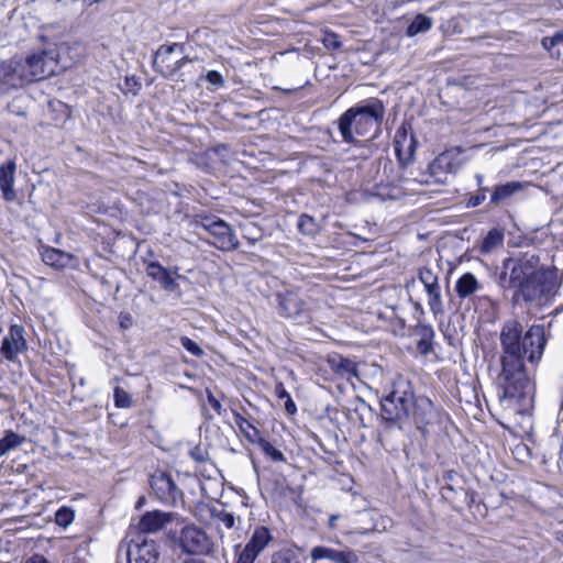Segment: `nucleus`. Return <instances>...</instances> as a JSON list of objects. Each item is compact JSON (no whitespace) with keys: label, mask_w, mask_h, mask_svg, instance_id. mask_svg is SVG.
I'll list each match as a JSON object with an SVG mask.
<instances>
[{"label":"nucleus","mask_w":563,"mask_h":563,"mask_svg":"<svg viewBox=\"0 0 563 563\" xmlns=\"http://www.w3.org/2000/svg\"><path fill=\"white\" fill-rule=\"evenodd\" d=\"M499 341L501 371L496 378L499 400L520 413L528 412L534 404V384L526 363L540 361L547 343L544 327L532 324L523 332L522 324L510 319L504 322Z\"/></svg>","instance_id":"f257e3e1"},{"label":"nucleus","mask_w":563,"mask_h":563,"mask_svg":"<svg viewBox=\"0 0 563 563\" xmlns=\"http://www.w3.org/2000/svg\"><path fill=\"white\" fill-rule=\"evenodd\" d=\"M386 108L377 98L363 100L344 111L338 119V129L343 142L357 145L358 137L372 141L380 133Z\"/></svg>","instance_id":"f03ea898"},{"label":"nucleus","mask_w":563,"mask_h":563,"mask_svg":"<svg viewBox=\"0 0 563 563\" xmlns=\"http://www.w3.org/2000/svg\"><path fill=\"white\" fill-rule=\"evenodd\" d=\"M561 285L559 271L554 266H542L514 294L512 300H523L534 306H543L552 300Z\"/></svg>","instance_id":"7ed1b4c3"},{"label":"nucleus","mask_w":563,"mask_h":563,"mask_svg":"<svg viewBox=\"0 0 563 563\" xmlns=\"http://www.w3.org/2000/svg\"><path fill=\"white\" fill-rule=\"evenodd\" d=\"M542 266L538 254L520 252L514 256L506 257L501 262L496 283L504 290L515 289L516 291Z\"/></svg>","instance_id":"20e7f679"},{"label":"nucleus","mask_w":563,"mask_h":563,"mask_svg":"<svg viewBox=\"0 0 563 563\" xmlns=\"http://www.w3.org/2000/svg\"><path fill=\"white\" fill-rule=\"evenodd\" d=\"M371 172H373L371 188L372 194L382 200L399 199L404 192L399 186V175L390 158L383 156L373 162Z\"/></svg>","instance_id":"39448f33"},{"label":"nucleus","mask_w":563,"mask_h":563,"mask_svg":"<svg viewBox=\"0 0 563 563\" xmlns=\"http://www.w3.org/2000/svg\"><path fill=\"white\" fill-rule=\"evenodd\" d=\"M413 400V393L407 386L391 390L380 400V417L388 427L397 426L402 428L404 422L409 419V412Z\"/></svg>","instance_id":"423d86ee"},{"label":"nucleus","mask_w":563,"mask_h":563,"mask_svg":"<svg viewBox=\"0 0 563 563\" xmlns=\"http://www.w3.org/2000/svg\"><path fill=\"white\" fill-rule=\"evenodd\" d=\"M58 54L54 49L33 53L24 60L18 59L24 84L41 80L57 73Z\"/></svg>","instance_id":"0eeeda50"},{"label":"nucleus","mask_w":563,"mask_h":563,"mask_svg":"<svg viewBox=\"0 0 563 563\" xmlns=\"http://www.w3.org/2000/svg\"><path fill=\"white\" fill-rule=\"evenodd\" d=\"M197 224L213 238V241L210 243L218 250L229 252L239 249L240 242L230 224L224 220L213 216H206L201 217Z\"/></svg>","instance_id":"6e6552de"},{"label":"nucleus","mask_w":563,"mask_h":563,"mask_svg":"<svg viewBox=\"0 0 563 563\" xmlns=\"http://www.w3.org/2000/svg\"><path fill=\"white\" fill-rule=\"evenodd\" d=\"M124 552L128 563H157L158 544L142 533L135 534L126 545L120 544L118 554Z\"/></svg>","instance_id":"1a4fd4ad"},{"label":"nucleus","mask_w":563,"mask_h":563,"mask_svg":"<svg viewBox=\"0 0 563 563\" xmlns=\"http://www.w3.org/2000/svg\"><path fill=\"white\" fill-rule=\"evenodd\" d=\"M411 409L412 421L423 437L429 435L430 428L442 422L443 412L426 396H413Z\"/></svg>","instance_id":"9d476101"},{"label":"nucleus","mask_w":563,"mask_h":563,"mask_svg":"<svg viewBox=\"0 0 563 563\" xmlns=\"http://www.w3.org/2000/svg\"><path fill=\"white\" fill-rule=\"evenodd\" d=\"M179 544L181 549L190 554H209L212 550V542L201 528L189 525L181 529Z\"/></svg>","instance_id":"9b49d317"},{"label":"nucleus","mask_w":563,"mask_h":563,"mask_svg":"<svg viewBox=\"0 0 563 563\" xmlns=\"http://www.w3.org/2000/svg\"><path fill=\"white\" fill-rule=\"evenodd\" d=\"M150 485L157 498L167 505H175L181 499L183 493L176 486L170 475L164 472H156L151 476Z\"/></svg>","instance_id":"f8f14e48"},{"label":"nucleus","mask_w":563,"mask_h":563,"mask_svg":"<svg viewBox=\"0 0 563 563\" xmlns=\"http://www.w3.org/2000/svg\"><path fill=\"white\" fill-rule=\"evenodd\" d=\"M272 540L273 537L266 527H257L249 542L240 552L238 563H254L260 553Z\"/></svg>","instance_id":"ddd939ff"},{"label":"nucleus","mask_w":563,"mask_h":563,"mask_svg":"<svg viewBox=\"0 0 563 563\" xmlns=\"http://www.w3.org/2000/svg\"><path fill=\"white\" fill-rule=\"evenodd\" d=\"M23 334V327L13 324L10 327L8 334L2 339L0 353L7 361L15 362L19 354L26 350V341Z\"/></svg>","instance_id":"4468645a"},{"label":"nucleus","mask_w":563,"mask_h":563,"mask_svg":"<svg viewBox=\"0 0 563 563\" xmlns=\"http://www.w3.org/2000/svg\"><path fill=\"white\" fill-rule=\"evenodd\" d=\"M175 514L164 512L161 510H153L145 512L135 528H131L129 534L155 533L165 528V526L173 521Z\"/></svg>","instance_id":"2eb2a0df"},{"label":"nucleus","mask_w":563,"mask_h":563,"mask_svg":"<svg viewBox=\"0 0 563 563\" xmlns=\"http://www.w3.org/2000/svg\"><path fill=\"white\" fill-rule=\"evenodd\" d=\"M419 279L423 284L429 296L428 305L433 314L443 313V303L441 299L438 276L428 267L419 269Z\"/></svg>","instance_id":"dca6fc26"},{"label":"nucleus","mask_w":563,"mask_h":563,"mask_svg":"<svg viewBox=\"0 0 563 563\" xmlns=\"http://www.w3.org/2000/svg\"><path fill=\"white\" fill-rule=\"evenodd\" d=\"M145 271L147 276L157 282L165 291L175 292L179 289L177 279L183 276L177 273V269L172 273L158 262H151L146 265Z\"/></svg>","instance_id":"f3484780"},{"label":"nucleus","mask_w":563,"mask_h":563,"mask_svg":"<svg viewBox=\"0 0 563 563\" xmlns=\"http://www.w3.org/2000/svg\"><path fill=\"white\" fill-rule=\"evenodd\" d=\"M24 85L18 59L0 63V92H7Z\"/></svg>","instance_id":"a211bd4d"},{"label":"nucleus","mask_w":563,"mask_h":563,"mask_svg":"<svg viewBox=\"0 0 563 563\" xmlns=\"http://www.w3.org/2000/svg\"><path fill=\"white\" fill-rule=\"evenodd\" d=\"M16 165L13 161L0 165V189L5 201H13L16 192L13 188Z\"/></svg>","instance_id":"6ab92c4d"},{"label":"nucleus","mask_w":563,"mask_h":563,"mask_svg":"<svg viewBox=\"0 0 563 563\" xmlns=\"http://www.w3.org/2000/svg\"><path fill=\"white\" fill-rule=\"evenodd\" d=\"M453 167L451 156L448 153H442L429 165L430 177L433 178L435 184H445L449 174L453 172Z\"/></svg>","instance_id":"aec40b11"},{"label":"nucleus","mask_w":563,"mask_h":563,"mask_svg":"<svg viewBox=\"0 0 563 563\" xmlns=\"http://www.w3.org/2000/svg\"><path fill=\"white\" fill-rule=\"evenodd\" d=\"M327 362L330 368L343 378L351 379L358 376L356 363L341 354L329 355Z\"/></svg>","instance_id":"412c9836"},{"label":"nucleus","mask_w":563,"mask_h":563,"mask_svg":"<svg viewBox=\"0 0 563 563\" xmlns=\"http://www.w3.org/2000/svg\"><path fill=\"white\" fill-rule=\"evenodd\" d=\"M313 560L328 559L334 563H355L356 555L352 552L332 550L325 547H314L311 550Z\"/></svg>","instance_id":"4be33fe9"},{"label":"nucleus","mask_w":563,"mask_h":563,"mask_svg":"<svg viewBox=\"0 0 563 563\" xmlns=\"http://www.w3.org/2000/svg\"><path fill=\"white\" fill-rule=\"evenodd\" d=\"M42 261L54 268L67 267L71 261L73 255L59 249L45 246L41 252Z\"/></svg>","instance_id":"5701e85b"},{"label":"nucleus","mask_w":563,"mask_h":563,"mask_svg":"<svg viewBox=\"0 0 563 563\" xmlns=\"http://www.w3.org/2000/svg\"><path fill=\"white\" fill-rule=\"evenodd\" d=\"M278 305L286 317H296L305 310V301L294 292L278 295Z\"/></svg>","instance_id":"b1692460"},{"label":"nucleus","mask_w":563,"mask_h":563,"mask_svg":"<svg viewBox=\"0 0 563 563\" xmlns=\"http://www.w3.org/2000/svg\"><path fill=\"white\" fill-rule=\"evenodd\" d=\"M413 334L419 338L417 350L420 354L427 355L432 351L433 328L429 324L419 323L413 329Z\"/></svg>","instance_id":"393cba45"},{"label":"nucleus","mask_w":563,"mask_h":563,"mask_svg":"<svg viewBox=\"0 0 563 563\" xmlns=\"http://www.w3.org/2000/svg\"><path fill=\"white\" fill-rule=\"evenodd\" d=\"M482 288L477 278L472 273L463 274L455 284V291L462 299L467 298Z\"/></svg>","instance_id":"a878e982"},{"label":"nucleus","mask_w":563,"mask_h":563,"mask_svg":"<svg viewBox=\"0 0 563 563\" xmlns=\"http://www.w3.org/2000/svg\"><path fill=\"white\" fill-rule=\"evenodd\" d=\"M184 51V45L179 43H173L170 45H161L155 53V57L153 60V67L156 71L162 75V69H164L163 65L172 64L170 56L176 51Z\"/></svg>","instance_id":"bb28decb"},{"label":"nucleus","mask_w":563,"mask_h":563,"mask_svg":"<svg viewBox=\"0 0 563 563\" xmlns=\"http://www.w3.org/2000/svg\"><path fill=\"white\" fill-rule=\"evenodd\" d=\"M521 188L522 185L519 181H509L504 185L496 186L490 196V203L499 205L500 202L505 201L514 194L519 191Z\"/></svg>","instance_id":"cd10ccee"},{"label":"nucleus","mask_w":563,"mask_h":563,"mask_svg":"<svg viewBox=\"0 0 563 563\" xmlns=\"http://www.w3.org/2000/svg\"><path fill=\"white\" fill-rule=\"evenodd\" d=\"M504 242V232L500 229L494 228L488 231L486 236L483 239L479 246V251L483 254H488L496 249L500 247Z\"/></svg>","instance_id":"c85d7f7f"},{"label":"nucleus","mask_w":563,"mask_h":563,"mask_svg":"<svg viewBox=\"0 0 563 563\" xmlns=\"http://www.w3.org/2000/svg\"><path fill=\"white\" fill-rule=\"evenodd\" d=\"M433 25V20L424 14H417L406 30V34L410 37L419 33L428 32Z\"/></svg>","instance_id":"c756f323"},{"label":"nucleus","mask_w":563,"mask_h":563,"mask_svg":"<svg viewBox=\"0 0 563 563\" xmlns=\"http://www.w3.org/2000/svg\"><path fill=\"white\" fill-rule=\"evenodd\" d=\"M297 228L301 234L308 236H314L320 231V227L317 220L307 213H301L299 216Z\"/></svg>","instance_id":"7c9ffc66"},{"label":"nucleus","mask_w":563,"mask_h":563,"mask_svg":"<svg viewBox=\"0 0 563 563\" xmlns=\"http://www.w3.org/2000/svg\"><path fill=\"white\" fill-rule=\"evenodd\" d=\"M25 441V438L13 432L7 431L4 437L0 439V456L7 454L9 451L18 448Z\"/></svg>","instance_id":"2f4dec72"},{"label":"nucleus","mask_w":563,"mask_h":563,"mask_svg":"<svg viewBox=\"0 0 563 563\" xmlns=\"http://www.w3.org/2000/svg\"><path fill=\"white\" fill-rule=\"evenodd\" d=\"M242 235L243 238L251 244L254 245L255 243L260 242L263 236L264 232L263 229L257 225L254 222H245L241 224Z\"/></svg>","instance_id":"473e14b6"},{"label":"nucleus","mask_w":563,"mask_h":563,"mask_svg":"<svg viewBox=\"0 0 563 563\" xmlns=\"http://www.w3.org/2000/svg\"><path fill=\"white\" fill-rule=\"evenodd\" d=\"M271 563H300V555L295 550L285 549L273 554Z\"/></svg>","instance_id":"72a5a7b5"},{"label":"nucleus","mask_w":563,"mask_h":563,"mask_svg":"<svg viewBox=\"0 0 563 563\" xmlns=\"http://www.w3.org/2000/svg\"><path fill=\"white\" fill-rule=\"evenodd\" d=\"M262 451L269 456L274 462H285L286 457L282 451L276 449L269 441L260 439L258 442Z\"/></svg>","instance_id":"f704fd0d"},{"label":"nucleus","mask_w":563,"mask_h":563,"mask_svg":"<svg viewBox=\"0 0 563 563\" xmlns=\"http://www.w3.org/2000/svg\"><path fill=\"white\" fill-rule=\"evenodd\" d=\"M75 518V512L70 507L63 506L55 514V522L59 527H68Z\"/></svg>","instance_id":"c9c22d12"},{"label":"nucleus","mask_w":563,"mask_h":563,"mask_svg":"<svg viewBox=\"0 0 563 563\" xmlns=\"http://www.w3.org/2000/svg\"><path fill=\"white\" fill-rule=\"evenodd\" d=\"M113 399L118 408H130L133 404L131 395L119 386L113 390Z\"/></svg>","instance_id":"e433bc0d"},{"label":"nucleus","mask_w":563,"mask_h":563,"mask_svg":"<svg viewBox=\"0 0 563 563\" xmlns=\"http://www.w3.org/2000/svg\"><path fill=\"white\" fill-rule=\"evenodd\" d=\"M162 76L167 79H173L175 75L185 66L184 60L180 58L172 62V64L163 65Z\"/></svg>","instance_id":"4c0bfd02"},{"label":"nucleus","mask_w":563,"mask_h":563,"mask_svg":"<svg viewBox=\"0 0 563 563\" xmlns=\"http://www.w3.org/2000/svg\"><path fill=\"white\" fill-rule=\"evenodd\" d=\"M180 344L187 352H189L194 356H201L203 354V350L188 336H181Z\"/></svg>","instance_id":"58836bf2"},{"label":"nucleus","mask_w":563,"mask_h":563,"mask_svg":"<svg viewBox=\"0 0 563 563\" xmlns=\"http://www.w3.org/2000/svg\"><path fill=\"white\" fill-rule=\"evenodd\" d=\"M23 97H16L8 104V110L15 115L25 117L26 108L23 106Z\"/></svg>","instance_id":"ea45409f"},{"label":"nucleus","mask_w":563,"mask_h":563,"mask_svg":"<svg viewBox=\"0 0 563 563\" xmlns=\"http://www.w3.org/2000/svg\"><path fill=\"white\" fill-rule=\"evenodd\" d=\"M404 137L406 139V132L404 131L402 133H400L399 131L397 132L396 136H395V143H396V154H397V157H398V161L401 165H406L407 162L410 159L412 153H413V150H412V146L410 145L409 146V156L408 158H404L402 157V153H401V148H400V141H399V137Z\"/></svg>","instance_id":"a19ab883"},{"label":"nucleus","mask_w":563,"mask_h":563,"mask_svg":"<svg viewBox=\"0 0 563 563\" xmlns=\"http://www.w3.org/2000/svg\"><path fill=\"white\" fill-rule=\"evenodd\" d=\"M476 493L471 489H465L460 487V498H457V504H464L467 507H471L475 503Z\"/></svg>","instance_id":"79ce46f5"},{"label":"nucleus","mask_w":563,"mask_h":563,"mask_svg":"<svg viewBox=\"0 0 563 563\" xmlns=\"http://www.w3.org/2000/svg\"><path fill=\"white\" fill-rule=\"evenodd\" d=\"M189 455L197 463H203L209 460L208 451L206 449L201 448L200 445L194 446L189 451Z\"/></svg>","instance_id":"37998d69"},{"label":"nucleus","mask_w":563,"mask_h":563,"mask_svg":"<svg viewBox=\"0 0 563 563\" xmlns=\"http://www.w3.org/2000/svg\"><path fill=\"white\" fill-rule=\"evenodd\" d=\"M442 496L452 504H457L460 498V488L456 489L454 486L448 484L442 487Z\"/></svg>","instance_id":"c03bdc74"},{"label":"nucleus","mask_w":563,"mask_h":563,"mask_svg":"<svg viewBox=\"0 0 563 563\" xmlns=\"http://www.w3.org/2000/svg\"><path fill=\"white\" fill-rule=\"evenodd\" d=\"M140 88L141 82L135 76L125 77L124 87H122L123 92H132L133 95H136Z\"/></svg>","instance_id":"a18cd8bd"},{"label":"nucleus","mask_w":563,"mask_h":563,"mask_svg":"<svg viewBox=\"0 0 563 563\" xmlns=\"http://www.w3.org/2000/svg\"><path fill=\"white\" fill-rule=\"evenodd\" d=\"M322 43L328 49H339L342 45L339 40V36L332 32L324 34Z\"/></svg>","instance_id":"49530a36"},{"label":"nucleus","mask_w":563,"mask_h":563,"mask_svg":"<svg viewBox=\"0 0 563 563\" xmlns=\"http://www.w3.org/2000/svg\"><path fill=\"white\" fill-rule=\"evenodd\" d=\"M206 80L216 87H222L224 85L223 77L217 70L208 71L206 75Z\"/></svg>","instance_id":"de8ad7c7"},{"label":"nucleus","mask_w":563,"mask_h":563,"mask_svg":"<svg viewBox=\"0 0 563 563\" xmlns=\"http://www.w3.org/2000/svg\"><path fill=\"white\" fill-rule=\"evenodd\" d=\"M486 188H481L478 194L475 195V196H472L468 201H467V206L468 207H477L479 206L485 199H486Z\"/></svg>","instance_id":"09e8293b"},{"label":"nucleus","mask_w":563,"mask_h":563,"mask_svg":"<svg viewBox=\"0 0 563 563\" xmlns=\"http://www.w3.org/2000/svg\"><path fill=\"white\" fill-rule=\"evenodd\" d=\"M207 399L212 409L217 411L218 415H222V411H224V409L222 408L221 402L213 396V394L210 390H207Z\"/></svg>","instance_id":"8fccbe9b"},{"label":"nucleus","mask_w":563,"mask_h":563,"mask_svg":"<svg viewBox=\"0 0 563 563\" xmlns=\"http://www.w3.org/2000/svg\"><path fill=\"white\" fill-rule=\"evenodd\" d=\"M219 519L220 521L228 528V529H231L234 527V523H235V517L233 516V514L231 512H225V511H222L220 515H219Z\"/></svg>","instance_id":"3c124183"},{"label":"nucleus","mask_w":563,"mask_h":563,"mask_svg":"<svg viewBox=\"0 0 563 563\" xmlns=\"http://www.w3.org/2000/svg\"><path fill=\"white\" fill-rule=\"evenodd\" d=\"M356 146L364 148V152L360 154V157L362 158H368L373 154L374 145L371 141H367V139L365 141H361V144H357Z\"/></svg>","instance_id":"603ef678"},{"label":"nucleus","mask_w":563,"mask_h":563,"mask_svg":"<svg viewBox=\"0 0 563 563\" xmlns=\"http://www.w3.org/2000/svg\"><path fill=\"white\" fill-rule=\"evenodd\" d=\"M119 322L120 327L125 330L133 325V318L131 317L130 313L121 312L119 314Z\"/></svg>","instance_id":"864d4df0"},{"label":"nucleus","mask_w":563,"mask_h":563,"mask_svg":"<svg viewBox=\"0 0 563 563\" xmlns=\"http://www.w3.org/2000/svg\"><path fill=\"white\" fill-rule=\"evenodd\" d=\"M275 395L277 398L279 399H286L288 397H290L289 393L286 390L285 386L283 383L278 382L276 385H275Z\"/></svg>","instance_id":"5fc2aeb1"},{"label":"nucleus","mask_w":563,"mask_h":563,"mask_svg":"<svg viewBox=\"0 0 563 563\" xmlns=\"http://www.w3.org/2000/svg\"><path fill=\"white\" fill-rule=\"evenodd\" d=\"M542 46H543L547 51H549V52H551L552 54H554L552 51H553V48H554L556 45H555V43H554V41H553L552 36L544 37V38L542 40Z\"/></svg>","instance_id":"6e6d98bb"},{"label":"nucleus","mask_w":563,"mask_h":563,"mask_svg":"<svg viewBox=\"0 0 563 563\" xmlns=\"http://www.w3.org/2000/svg\"><path fill=\"white\" fill-rule=\"evenodd\" d=\"M285 409L288 413H295L296 410H297V407L294 402V400L291 399V397H288L285 399Z\"/></svg>","instance_id":"4d7b16f0"},{"label":"nucleus","mask_w":563,"mask_h":563,"mask_svg":"<svg viewBox=\"0 0 563 563\" xmlns=\"http://www.w3.org/2000/svg\"><path fill=\"white\" fill-rule=\"evenodd\" d=\"M25 563H48L46 559L42 555H33Z\"/></svg>","instance_id":"13d9d810"},{"label":"nucleus","mask_w":563,"mask_h":563,"mask_svg":"<svg viewBox=\"0 0 563 563\" xmlns=\"http://www.w3.org/2000/svg\"><path fill=\"white\" fill-rule=\"evenodd\" d=\"M554 43L556 46L562 45L563 46V33H556L552 36Z\"/></svg>","instance_id":"bf43d9fd"},{"label":"nucleus","mask_w":563,"mask_h":563,"mask_svg":"<svg viewBox=\"0 0 563 563\" xmlns=\"http://www.w3.org/2000/svg\"><path fill=\"white\" fill-rule=\"evenodd\" d=\"M235 422L242 428L243 423L251 426L240 413H235Z\"/></svg>","instance_id":"052dcab7"},{"label":"nucleus","mask_w":563,"mask_h":563,"mask_svg":"<svg viewBox=\"0 0 563 563\" xmlns=\"http://www.w3.org/2000/svg\"><path fill=\"white\" fill-rule=\"evenodd\" d=\"M181 563H205V561L196 558H187Z\"/></svg>","instance_id":"680f3d73"},{"label":"nucleus","mask_w":563,"mask_h":563,"mask_svg":"<svg viewBox=\"0 0 563 563\" xmlns=\"http://www.w3.org/2000/svg\"><path fill=\"white\" fill-rule=\"evenodd\" d=\"M339 519V515H332L330 518H329V526L331 528H334L335 527V521Z\"/></svg>","instance_id":"e2e57ef3"},{"label":"nucleus","mask_w":563,"mask_h":563,"mask_svg":"<svg viewBox=\"0 0 563 563\" xmlns=\"http://www.w3.org/2000/svg\"><path fill=\"white\" fill-rule=\"evenodd\" d=\"M145 503V498L144 497H140L137 503H136V508H141Z\"/></svg>","instance_id":"0e129e2a"},{"label":"nucleus","mask_w":563,"mask_h":563,"mask_svg":"<svg viewBox=\"0 0 563 563\" xmlns=\"http://www.w3.org/2000/svg\"><path fill=\"white\" fill-rule=\"evenodd\" d=\"M181 60H184V64L186 65L187 63L191 62V59L188 57V56H183L180 57Z\"/></svg>","instance_id":"69168bd1"},{"label":"nucleus","mask_w":563,"mask_h":563,"mask_svg":"<svg viewBox=\"0 0 563 563\" xmlns=\"http://www.w3.org/2000/svg\"><path fill=\"white\" fill-rule=\"evenodd\" d=\"M476 179H477L478 185H481L482 181H483V176L482 175H476Z\"/></svg>","instance_id":"338daca9"},{"label":"nucleus","mask_w":563,"mask_h":563,"mask_svg":"<svg viewBox=\"0 0 563 563\" xmlns=\"http://www.w3.org/2000/svg\"><path fill=\"white\" fill-rule=\"evenodd\" d=\"M558 3L563 8V0H558Z\"/></svg>","instance_id":"774afa93"}]
</instances>
